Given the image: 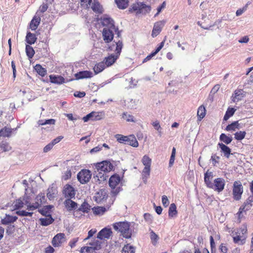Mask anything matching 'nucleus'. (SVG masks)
Listing matches in <instances>:
<instances>
[{
  "mask_svg": "<svg viewBox=\"0 0 253 253\" xmlns=\"http://www.w3.org/2000/svg\"><path fill=\"white\" fill-rule=\"evenodd\" d=\"M247 227L243 225L242 227L234 230L231 233L233 242L239 245L245 244L247 238Z\"/></svg>",
  "mask_w": 253,
  "mask_h": 253,
  "instance_id": "obj_1",
  "label": "nucleus"
},
{
  "mask_svg": "<svg viewBox=\"0 0 253 253\" xmlns=\"http://www.w3.org/2000/svg\"><path fill=\"white\" fill-rule=\"evenodd\" d=\"M95 168L97 171L98 172L96 174V177H98V180L100 181H104L106 179V175L104 173L110 172L113 169L112 164L108 161H104L100 163H98L95 165Z\"/></svg>",
  "mask_w": 253,
  "mask_h": 253,
  "instance_id": "obj_2",
  "label": "nucleus"
},
{
  "mask_svg": "<svg viewBox=\"0 0 253 253\" xmlns=\"http://www.w3.org/2000/svg\"><path fill=\"white\" fill-rule=\"evenodd\" d=\"M113 227L117 231L121 232L122 235L126 239H129L132 235L131 230L130 229V224L126 221L115 222Z\"/></svg>",
  "mask_w": 253,
  "mask_h": 253,
  "instance_id": "obj_3",
  "label": "nucleus"
},
{
  "mask_svg": "<svg viewBox=\"0 0 253 253\" xmlns=\"http://www.w3.org/2000/svg\"><path fill=\"white\" fill-rule=\"evenodd\" d=\"M115 137L120 143L129 145L134 147H137L139 145L138 142L133 134L125 136L117 134L115 135Z\"/></svg>",
  "mask_w": 253,
  "mask_h": 253,
  "instance_id": "obj_4",
  "label": "nucleus"
},
{
  "mask_svg": "<svg viewBox=\"0 0 253 253\" xmlns=\"http://www.w3.org/2000/svg\"><path fill=\"white\" fill-rule=\"evenodd\" d=\"M128 11L136 14H145L150 11V6L143 2H136L131 5Z\"/></svg>",
  "mask_w": 253,
  "mask_h": 253,
  "instance_id": "obj_5",
  "label": "nucleus"
},
{
  "mask_svg": "<svg viewBox=\"0 0 253 253\" xmlns=\"http://www.w3.org/2000/svg\"><path fill=\"white\" fill-rule=\"evenodd\" d=\"M122 179V178L117 173L113 174L109 178V185L112 189V192L114 195L118 194L120 191L121 188L118 186Z\"/></svg>",
  "mask_w": 253,
  "mask_h": 253,
  "instance_id": "obj_6",
  "label": "nucleus"
},
{
  "mask_svg": "<svg viewBox=\"0 0 253 253\" xmlns=\"http://www.w3.org/2000/svg\"><path fill=\"white\" fill-rule=\"evenodd\" d=\"M243 193V187L240 181H235L233 183L232 194L233 198L236 201L241 199Z\"/></svg>",
  "mask_w": 253,
  "mask_h": 253,
  "instance_id": "obj_7",
  "label": "nucleus"
},
{
  "mask_svg": "<svg viewBox=\"0 0 253 253\" xmlns=\"http://www.w3.org/2000/svg\"><path fill=\"white\" fill-rule=\"evenodd\" d=\"M91 176L92 174L89 170L83 169L78 172L77 178L78 181L83 184L89 182L91 178Z\"/></svg>",
  "mask_w": 253,
  "mask_h": 253,
  "instance_id": "obj_8",
  "label": "nucleus"
},
{
  "mask_svg": "<svg viewBox=\"0 0 253 253\" xmlns=\"http://www.w3.org/2000/svg\"><path fill=\"white\" fill-rule=\"evenodd\" d=\"M36 202L33 203L32 205L29 204L27 205L28 202H26V204L27 205V209L28 210H34L38 208H39L41 205H42L45 201V197L44 194L41 193L39 194L37 196L36 198Z\"/></svg>",
  "mask_w": 253,
  "mask_h": 253,
  "instance_id": "obj_9",
  "label": "nucleus"
},
{
  "mask_svg": "<svg viewBox=\"0 0 253 253\" xmlns=\"http://www.w3.org/2000/svg\"><path fill=\"white\" fill-rule=\"evenodd\" d=\"M225 180L222 178H215L212 185L210 188L213 189L214 191L218 192H220L223 191L225 186Z\"/></svg>",
  "mask_w": 253,
  "mask_h": 253,
  "instance_id": "obj_10",
  "label": "nucleus"
},
{
  "mask_svg": "<svg viewBox=\"0 0 253 253\" xmlns=\"http://www.w3.org/2000/svg\"><path fill=\"white\" fill-rule=\"evenodd\" d=\"M62 193L65 198L73 199L75 197L76 190L72 185L67 184L64 185Z\"/></svg>",
  "mask_w": 253,
  "mask_h": 253,
  "instance_id": "obj_11",
  "label": "nucleus"
},
{
  "mask_svg": "<svg viewBox=\"0 0 253 253\" xmlns=\"http://www.w3.org/2000/svg\"><path fill=\"white\" fill-rule=\"evenodd\" d=\"M102 113L92 111L83 118L84 122H87L89 120L98 121L102 119Z\"/></svg>",
  "mask_w": 253,
  "mask_h": 253,
  "instance_id": "obj_12",
  "label": "nucleus"
},
{
  "mask_svg": "<svg viewBox=\"0 0 253 253\" xmlns=\"http://www.w3.org/2000/svg\"><path fill=\"white\" fill-rule=\"evenodd\" d=\"M65 239L66 237L64 233H58L52 238V245L54 247H60L62 243L65 241Z\"/></svg>",
  "mask_w": 253,
  "mask_h": 253,
  "instance_id": "obj_13",
  "label": "nucleus"
},
{
  "mask_svg": "<svg viewBox=\"0 0 253 253\" xmlns=\"http://www.w3.org/2000/svg\"><path fill=\"white\" fill-rule=\"evenodd\" d=\"M165 24L164 21H160L154 24L151 34L152 37H156L160 33Z\"/></svg>",
  "mask_w": 253,
  "mask_h": 253,
  "instance_id": "obj_14",
  "label": "nucleus"
},
{
  "mask_svg": "<svg viewBox=\"0 0 253 253\" xmlns=\"http://www.w3.org/2000/svg\"><path fill=\"white\" fill-rule=\"evenodd\" d=\"M112 29L104 28L103 30L102 36L106 43L110 42L113 39L114 34Z\"/></svg>",
  "mask_w": 253,
  "mask_h": 253,
  "instance_id": "obj_15",
  "label": "nucleus"
},
{
  "mask_svg": "<svg viewBox=\"0 0 253 253\" xmlns=\"http://www.w3.org/2000/svg\"><path fill=\"white\" fill-rule=\"evenodd\" d=\"M112 234L111 228L105 227L101 230L97 234V238L101 239H109Z\"/></svg>",
  "mask_w": 253,
  "mask_h": 253,
  "instance_id": "obj_16",
  "label": "nucleus"
},
{
  "mask_svg": "<svg viewBox=\"0 0 253 253\" xmlns=\"http://www.w3.org/2000/svg\"><path fill=\"white\" fill-rule=\"evenodd\" d=\"M50 82L57 84H61L65 83V79L61 76L50 75L49 76Z\"/></svg>",
  "mask_w": 253,
  "mask_h": 253,
  "instance_id": "obj_17",
  "label": "nucleus"
},
{
  "mask_svg": "<svg viewBox=\"0 0 253 253\" xmlns=\"http://www.w3.org/2000/svg\"><path fill=\"white\" fill-rule=\"evenodd\" d=\"M65 208L68 211H71L77 209L78 204L76 202L72 201L71 199H67L64 202Z\"/></svg>",
  "mask_w": 253,
  "mask_h": 253,
  "instance_id": "obj_18",
  "label": "nucleus"
},
{
  "mask_svg": "<svg viewBox=\"0 0 253 253\" xmlns=\"http://www.w3.org/2000/svg\"><path fill=\"white\" fill-rule=\"evenodd\" d=\"M75 76L77 80L90 78L92 77V73L89 71H83L76 73Z\"/></svg>",
  "mask_w": 253,
  "mask_h": 253,
  "instance_id": "obj_19",
  "label": "nucleus"
},
{
  "mask_svg": "<svg viewBox=\"0 0 253 253\" xmlns=\"http://www.w3.org/2000/svg\"><path fill=\"white\" fill-rule=\"evenodd\" d=\"M102 24L103 26L106 27L108 29H115L114 22L110 17H103L102 18Z\"/></svg>",
  "mask_w": 253,
  "mask_h": 253,
  "instance_id": "obj_20",
  "label": "nucleus"
},
{
  "mask_svg": "<svg viewBox=\"0 0 253 253\" xmlns=\"http://www.w3.org/2000/svg\"><path fill=\"white\" fill-rule=\"evenodd\" d=\"M41 17L39 15H35L30 23V28L32 30H36L40 24Z\"/></svg>",
  "mask_w": 253,
  "mask_h": 253,
  "instance_id": "obj_21",
  "label": "nucleus"
},
{
  "mask_svg": "<svg viewBox=\"0 0 253 253\" xmlns=\"http://www.w3.org/2000/svg\"><path fill=\"white\" fill-rule=\"evenodd\" d=\"M93 245L92 244H91ZM100 249V245H96L90 247H83L81 248V253H93L95 250Z\"/></svg>",
  "mask_w": 253,
  "mask_h": 253,
  "instance_id": "obj_22",
  "label": "nucleus"
},
{
  "mask_svg": "<svg viewBox=\"0 0 253 253\" xmlns=\"http://www.w3.org/2000/svg\"><path fill=\"white\" fill-rule=\"evenodd\" d=\"M17 219V216H12L9 214H5V217L1 219V223L3 225H7L14 222Z\"/></svg>",
  "mask_w": 253,
  "mask_h": 253,
  "instance_id": "obj_23",
  "label": "nucleus"
},
{
  "mask_svg": "<svg viewBox=\"0 0 253 253\" xmlns=\"http://www.w3.org/2000/svg\"><path fill=\"white\" fill-rule=\"evenodd\" d=\"M213 177L212 172L209 171V170L204 174V181L206 186L208 188H210L212 185V182L211 180Z\"/></svg>",
  "mask_w": 253,
  "mask_h": 253,
  "instance_id": "obj_24",
  "label": "nucleus"
},
{
  "mask_svg": "<svg viewBox=\"0 0 253 253\" xmlns=\"http://www.w3.org/2000/svg\"><path fill=\"white\" fill-rule=\"evenodd\" d=\"M118 57V56H117L116 55H115L111 54L109 56L105 57L103 62L105 64L106 67H109L112 65L115 62Z\"/></svg>",
  "mask_w": 253,
  "mask_h": 253,
  "instance_id": "obj_25",
  "label": "nucleus"
},
{
  "mask_svg": "<svg viewBox=\"0 0 253 253\" xmlns=\"http://www.w3.org/2000/svg\"><path fill=\"white\" fill-rule=\"evenodd\" d=\"M244 91L243 89H236L234 91V96H233L232 101L234 102L242 100L244 97Z\"/></svg>",
  "mask_w": 253,
  "mask_h": 253,
  "instance_id": "obj_26",
  "label": "nucleus"
},
{
  "mask_svg": "<svg viewBox=\"0 0 253 253\" xmlns=\"http://www.w3.org/2000/svg\"><path fill=\"white\" fill-rule=\"evenodd\" d=\"M12 132V129L7 126H4L0 130V136L9 137Z\"/></svg>",
  "mask_w": 253,
  "mask_h": 253,
  "instance_id": "obj_27",
  "label": "nucleus"
},
{
  "mask_svg": "<svg viewBox=\"0 0 253 253\" xmlns=\"http://www.w3.org/2000/svg\"><path fill=\"white\" fill-rule=\"evenodd\" d=\"M151 168L144 167L141 172L142 179L145 183L147 182V179L150 175Z\"/></svg>",
  "mask_w": 253,
  "mask_h": 253,
  "instance_id": "obj_28",
  "label": "nucleus"
},
{
  "mask_svg": "<svg viewBox=\"0 0 253 253\" xmlns=\"http://www.w3.org/2000/svg\"><path fill=\"white\" fill-rule=\"evenodd\" d=\"M206 110L205 107L202 105L199 107L197 110V117L199 121H201L206 116Z\"/></svg>",
  "mask_w": 253,
  "mask_h": 253,
  "instance_id": "obj_29",
  "label": "nucleus"
},
{
  "mask_svg": "<svg viewBox=\"0 0 253 253\" xmlns=\"http://www.w3.org/2000/svg\"><path fill=\"white\" fill-rule=\"evenodd\" d=\"M106 67L105 64L103 61L96 64L93 67V70L95 74L101 72Z\"/></svg>",
  "mask_w": 253,
  "mask_h": 253,
  "instance_id": "obj_30",
  "label": "nucleus"
},
{
  "mask_svg": "<svg viewBox=\"0 0 253 253\" xmlns=\"http://www.w3.org/2000/svg\"><path fill=\"white\" fill-rule=\"evenodd\" d=\"M91 8L92 10L97 13H102V8L99 2L97 0H94L92 2Z\"/></svg>",
  "mask_w": 253,
  "mask_h": 253,
  "instance_id": "obj_31",
  "label": "nucleus"
},
{
  "mask_svg": "<svg viewBox=\"0 0 253 253\" xmlns=\"http://www.w3.org/2000/svg\"><path fill=\"white\" fill-rule=\"evenodd\" d=\"M218 145L220 148L221 151L224 153V156L227 158H229L231 152V149L223 143H219Z\"/></svg>",
  "mask_w": 253,
  "mask_h": 253,
  "instance_id": "obj_32",
  "label": "nucleus"
},
{
  "mask_svg": "<svg viewBox=\"0 0 253 253\" xmlns=\"http://www.w3.org/2000/svg\"><path fill=\"white\" fill-rule=\"evenodd\" d=\"M37 37L35 34L28 32L26 37V41L29 44H34L37 41Z\"/></svg>",
  "mask_w": 253,
  "mask_h": 253,
  "instance_id": "obj_33",
  "label": "nucleus"
},
{
  "mask_svg": "<svg viewBox=\"0 0 253 253\" xmlns=\"http://www.w3.org/2000/svg\"><path fill=\"white\" fill-rule=\"evenodd\" d=\"M41 224L42 226H47L51 224L54 219L52 218L51 215H48L44 218H42L40 219Z\"/></svg>",
  "mask_w": 253,
  "mask_h": 253,
  "instance_id": "obj_34",
  "label": "nucleus"
},
{
  "mask_svg": "<svg viewBox=\"0 0 253 253\" xmlns=\"http://www.w3.org/2000/svg\"><path fill=\"white\" fill-rule=\"evenodd\" d=\"M252 206L253 205H248L245 204L244 202V204L240 208L239 211L237 213L238 215L239 218L240 219L241 218V215L243 212L250 210Z\"/></svg>",
  "mask_w": 253,
  "mask_h": 253,
  "instance_id": "obj_35",
  "label": "nucleus"
},
{
  "mask_svg": "<svg viewBox=\"0 0 253 253\" xmlns=\"http://www.w3.org/2000/svg\"><path fill=\"white\" fill-rule=\"evenodd\" d=\"M115 1L118 7L121 9H126L128 5V0H115Z\"/></svg>",
  "mask_w": 253,
  "mask_h": 253,
  "instance_id": "obj_36",
  "label": "nucleus"
},
{
  "mask_svg": "<svg viewBox=\"0 0 253 253\" xmlns=\"http://www.w3.org/2000/svg\"><path fill=\"white\" fill-rule=\"evenodd\" d=\"M177 211L176 210V206L175 204L172 203L170 205L169 209V217H173L176 216Z\"/></svg>",
  "mask_w": 253,
  "mask_h": 253,
  "instance_id": "obj_37",
  "label": "nucleus"
},
{
  "mask_svg": "<svg viewBox=\"0 0 253 253\" xmlns=\"http://www.w3.org/2000/svg\"><path fill=\"white\" fill-rule=\"evenodd\" d=\"M239 126L240 125L238 121H235L227 125L225 128V130L228 131H235L236 129L239 128Z\"/></svg>",
  "mask_w": 253,
  "mask_h": 253,
  "instance_id": "obj_38",
  "label": "nucleus"
},
{
  "mask_svg": "<svg viewBox=\"0 0 253 253\" xmlns=\"http://www.w3.org/2000/svg\"><path fill=\"white\" fill-rule=\"evenodd\" d=\"M34 68L37 73L42 77L45 76L47 73L46 70L40 64H36Z\"/></svg>",
  "mask_w": 253,
  "mask_h": 253,
  "instance_id": "obj_39",
  "label": "nucleus"
},
{
  "mask_svg": "<svg viewBox=\"0 0 253 253\" xmlns=\"http://www.w3.org/2000/svg\"><path fill=\"white\" fill-rule=\"evenodd\" d=\"M141 162L144 167L151 168L152 160L148 155H144L142 158Z\"/></svg>",
  "mask_w": 253,
  "mask_h": 253,
  "instance_id": "obj_40",
  "label": "nucleus"
},
{
  "mask_svg": "<svg viewBox=\"0 0 253 253\" xmlns=\"http://www.w3.org/2000/svg\"><path fill=\"white\" fill-rule=\"evenodd\" d=\"M57 193V190L53 188H49L47 190V197L49 200L54 199Z\"/></svg>",
  "mask_w": 253,
  "mask_h": 253,
  "instance_id": "obj_41",
  "label": "nucleus"
},
{
  "mask_svg": "<svg viewBox=\"0 0 253 253\" xmlns=\"http://www.w3.org/2000/svg\"><path fill=\"white\" fill-rule=\"evenodd\" d=\"M90 206L86 202L84 201L78 210L83 212L88 213L90 210Z\"/></svg>",
  "mask_w": 253,
  "mask_h": 253,
  "instance_id": "obj_42",
  "label": "nucleus"
},
{
  "mask_svg": "<svg viewBox=\"0 0 253 253\" xmlns=\"http://www.w3.org/2000/svg\"><path fill=\"white\" fill-rule=\"evenodd\" d=\"M24 205V204L23 201L21 199H18L14 201L12 206L14 208V210H17L23 208Z\"/></svg>",
  "mask_w": 253,
  "mask_h": 253,
  "instance_id": "obj_43",
  "label": "nucleus"
},
{
  "mask_svg": "<svg viewBox=\"0 0 253 253\" xmlns=\"http://www.w3.org/2000/svg\"><path fill=\"white\" fill-rule=\"evenodd\" d=\"M26 53L27 56L29 59L33 58L35 54V50L30 45H26Z\"/></svg>",
  "mask_w": 253,
  "mask_h": 253,
  "instance_id": "obj_44",
  "label": "nucleus"
},
{
  "mask_svg": "<svg viewBox=\"0 0 253 253\" xmlns=\"http://www.w3.org/2000/svg\"><path fill=\"white\" fill-rule=\"evenodd\" d=\"M219 139L220 141H223L226 144H229L232 141V138L231 137H229L225 133H221L219 137Z\"/></svg>",
  "mask_w": 253,
  "mask_h": 253,
  "instance_id": "obj_45",
  "label": "nucleus"
},
{
  "mask_svg": "<svg viewBox=\"0 0 253 253\" xmlns=\"http://www.w3.org/2000/svg\"><path fill=\"white\" fill-rule=\"evenodd\" d=\"M235 111L236 109H235L234 108L229 107L227 109L226 113L224 116V120L227 121L228 119H229L230 117H231L234 115Z\"/></svg>",
  "mask_w": 253,
  "mask_h": 253,
  "instance_id": "obj_46",
  "label": "nucleus"
},
{
  "mask_svg": "<svg viewBox=\"0 0 253 253\" xmlns=\"http://www.w3.org/2000/svg\"><path fill=\"white\" fill-rule=\"evenodd\" d=\"M135 253V249L134 248L129 245V244H127L125 245L122 250V253Z\"/></svg>",
  "mask_w": 253,
  "mask_h": 253,
  "instance_id": "obj_47",
  "label": "nucleus"
},
{
  "mask_svg": "<svg viewBox=\"0 0 253 253\" xmlns=\"http://www.w3.org/2000/svg\"><path fill=\"white\" fill-rule=\"evenodd\" d=\"M150 239L152 244L153 245L156 246L158 243L159 238L158 236L153 230H152L150 232Z\"/></svg>",
  "mask_w": 253,
  "mask_h": 253,
  "instance_id": "obj_48",
  "label": "nucleus"
},
{
  "mask_svg": "<svg viewBox=\"0 0 253 253\" xmlns=\"http://www.w3.org/2000/svg\"><path fill=\"white\" fill-rule=\"evenodd\" d=\"M246 135V132L245 131H239L236 132L234 134V138L237 140H241L243 139Z\"/></svg>",
  "mask_w": 253,
  "mask_h": 253,
  "instance_id": "obj_49",
  "label": "nucleus"
},
{
  "mask_svg": "<svg viewBox=\"0 0 253 253\" xmlns=\"http://www.w3.org/2000/svg\"><path fill=\"white\" fill-rule=\"evenodd\" d=\"M123 47V43L122 41H119L116 42V47L115 49L116 55L119 56Z\"/></svg>",
  "mask_w": 253,
  "mask_h": 253,
  "instance_id": "obj_50",
  "label": "nucleus"
},
{
  "mask_svg": "<svg viewBox=\"0 0 253 253\" xmlns=\"http://www.w3.org/2000/svg\"><path fill=\"white\" fill-rule=\"evenodd\" d=\"M122 117L124 119L126 120L127 122H135L134 117L131 115L127 114V113H124L123 114Z\"/></svg>",
  "mask_w": 253,
  "mask_h": 253,
  "instance_id": "obj_51",
  "label": "nucleus"
},
{
  "mask_svg": "<svg viewBox=\"0 0 253 253\" xmlns=\"http://www.w3.org/2000/svg\"><path fill=\"white\" fill-rule=\"evenodd\" d=\"M0 147L3 152L8 151L11 149V147L9 146L8 143L3 141L1 143Z\"/></svg>",
  "mask_w": 253,
  "mask_h": 253,
  "instance_id": "obj_52",
  "label": "nucleus"
},
{
  "mask_svg": "<svg viewBox=\"0 0 253 253\" xmlns=\"http://www.w3.org/2000/svg\"><path fill=\"white\" fill-rule=\"evenodd\" d=\"M72 172L70 169H68L67 170L63 173L62 176V179L64 180H67L71 178Z\"/></svg>",
  "mask_w": 253,
  "mask_h": 253,
  "instance_id": "obj_53",
  "label": "nucleus"
},
{
  "mask_svg": "<svg viewBox=\"0 0 253 253\" xmlns=\"http://www.w3.org/2000/svg\"><path fill=\"white\" fill-rule=\"evenodd\" d=\"M175 154H176V149L175 147H173L172 152H171V156H170V160H169V167H171L174 163V162L175 160Z\"/></svg>",
  "mask_w": 253,
  "mask_h": 253,
  "instance_id": "obj_54",
  "label": "nucleus"
},
{
  "mask_svg": "<svg viewBox=\"0 0 253 253\" xmlns=\"http://www.w3.org/2000/svg\"><path fill=\"white\" fill-rule=\"evenodd\" d=\"M106 209L103 207H98L94 208V212L96 214H103L106 211Z\"/></svg>",
  "mask_w": 253,
  "mask_h": 253,
  "instance_id": "obj_55",
  "label": "nucleus"
},
{
  "mask_svg": "<svg viewBox=\"0 0 253 253\" xmlns=\"http://www.w3.org/2000/svg\"><path fill=\"white\" fill-rule=\"evenodd\" d=\"M16 213L17 214H18V215L22 216H32L33 214V212H27L25 211H17L16 212Z\"/></svg>",
  "mask_w": 253,
  "mask_h": 253,
  "instance_id": "obj_56",
  "label": "nucleus"
},
{
  "mask_svg": "<svg viewBox=\"0 0 253 253\" xmlns=\"http://www.w3.org/2000/svg\"><path fill=\"white\" fill-rule=\"evenodd\" d=\"M210 245L211 248V253H216L215 252V244L212 236H211L210 238Z\"/></svg>",
  "mask_w": 253,
  "mask_h": 253,
  "instance_id": "obj_57",
  "label": "nucleus"
},
{
  "mask_svg": "<svg viewBox=\"0 0 253 253\" xmlns=\"http://www.w3.org/2000/svg\"><path fill=\"white\" fill-rule=\"evenodd\" d=\"M162 201L163 205L165 207H167L169 206V202L167 196L163 195L162 198Z\"/></svg>",
  "mask_w": 253,
  "mask_h": 253,
  "instance_id": "obj_58",
  "label": "nucleus"
},
{
  "mask_svg": "<svg viewBox=\"0 0 253 253\" xmlns=\"http://www.w3.org/2000/svg\"><path fill=\"white\" fill-rule=\"evenodd\" d=\"M219 250L221 253H226L228 251V248L224 244H221L219 246Z\"/></svg>",
  "mask_w": 253,
  "mask_h": 253,
  "instance_id": "obj_59",
  "label": "nucleus"
},
{
  "mask_svg": "<svg viewBox=\"0 0 253 253\" xmlns=\"http://www.w3.org/2000/svg\"><path fill=\"white\" fill-rule=\"evenodd\" d=\"M152 125L157 130L159 131L160 129L161 130L162 128L158 121L157 120L153 122Z\"/></svg>",
  "mask_w": 253,
  "mask_h": 253,
  "instance_id": "obj_60",
  "label": "nucleus"
},
{
  "mask_svg": "<svg viewBox=\"0 0 253 253\" xmlns=\"http://www.w3.org/2000/svg\"><path fill=\"white\" fill-rule=\"evenodd\" d=\"M81 5L88 7L92 2V0H81Z\"/></svg>",
  "mask_w": 253,
  "mask_h": 253,
  "instance_id": "obj_61",
  "label": "nucleus"
},
{
  "mask_svg": "<svg viewBox=\"0 0 253 253\" xmlns=\"http://www.w3.org/2000/svg\"><path fill=\"white\" fill-rule=\"evenodd\" d=\"M247 5H246L242 8H240V9H238L236 12V15L240 16V15H242L243 14V13L247 10Z\"/></svg>",
  "mask_w": 253,
  "mask_h": 253,
  "instance_id": "obj_62",
  "label": "nucleus"
},
{
  "mask_svg": "<svg viewBox=\"0 0 253 253\" xmlns=\"http://www.w3.org/2000/svg\"><path fill=\"white\" fill-rule=\"evenodd\" d=\"M219 159V157L217 156L215 154L213 155L211 157V160L212 162L213 165L214 166L216 163H218V160Z\"/></svg>",
  "mask_w": 253,
  "mask_h": 253,
  "instance_id": "obj_63",
  "label": "nucleus"
},
{
  "mask_svg": "<svg viewBox=\"0 0 253 253\" xmlns=\"http://www.w3.org/2000/svg\"><path fill=\"white\" fill-rule=\"evenodd\" d=\"M53 146L54 145L51 143H49L44 147L43 152L45 153L48 152L52 148Z\"/></svg>",
  "mask_w": 253,
  "mask_h": 253,
  "instance_id": "obj_64",
  "label": "nucleus"
}]
</instances>
